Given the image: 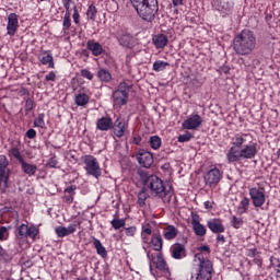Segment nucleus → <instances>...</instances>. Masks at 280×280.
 Returning <instances> with one entry per match:
<instances>
[{
  "label": "nucleus",
  "instance_id": "obj_1",
  "mask_svg": "<svg viewBox=\"0 0 280 280\" xmlns=\"http://www.w3.org/2000/svg\"><path fill=\"white\" fill-rule=\"evenodd\" d=\"M247 133H235L231 138V148L226 153L228 163H240V161H250L258 154L257 144H244L246 143Z\"/></svg>",
  "mask_w": 280,
  "mask_h": 280
},
{
  "label": "nucleus",
  "instance_id": "obj_2",
  "mask_svg": "<svg viewBox=\"0 0 280 280\" xmlns=\"http://www.w3.org/2000/svg\"><path fill=\"white\" fill-rule=\"evenodd\" d=\"M232 47L236 56H250L257 49V36L255 32L245 28L236 33Z\"/></svg>",
  "mask_w": 280,
  "mask_h": 280
},
{
  "label": "nucleus",
  "instance_id": "obj_3",
  "mask_svg": "<svg viewBox=\"0 0 280 280\" xmlns=\"http://www.w3.org/2000/svg\"><path fill=\"white\" fill-rule=\"evenodd\" d=\"M138 16L147 23H154L159 16V0H130Z\"/></svg>",
  "mask_w": 280,
  "mask_h": 280
},
{
  "label": "nucleus",
  "instance_id": "obj_4",
  "mask_svg": "<svg viewBox=\"0 0 280 280\" xmlns=\"http://www.w3.org/2000/svg\"><path fill=\"white\" fill-rule=\"evenodd\" d=\"M195 257L199 260L196 280L213 279V262L210 259H205V256L200 253L196 254Z\"/></svg>",
  "mask_w": 280,
  "mask_h": 280
},
{
  "label": "nucleus",
  "instance_id": "obj_5",
  "mask_svg": "<svg viewBox=\"0 0 280 280\" xmlns=\"http://www.w3.org/2000/svg\"><path fill=\"white\" fill-rule=\"evenodd\" d=\"M155 198H160L165 202V198L170 196V190L165 187V183L156 175H151L149 179V184L147 185Z\"/></svg>",
  "mask_w": 280,
  "mask_h": 280
},
{
  "label": "nucleus",
  "instance_id": "obj_6",
  "mask_svg": "<svg viewBox=\"0 0 280 280\" xmlns=\"http://www.w3.org/2000/svg\"><path fill=\"white\" fill-rule=\"evenodd\" d=\"M132 86V84H128L125 81L118 84V86L112 94L114 106H118V108H121V106H126V104H128V95Z\"/></svg>",
  "mask_w": 280,
  "mask_h": 280
},
{
  "label": "nucleus",
  "instance_id": "obj_7",
  "mask_svg": "<svg viewBox=\"0 0 280 280\" xmlns=\"http://www.w3.org/2000/svg\"><path fill=\"white\" fill-rule=\"evenodd\" d=\"M82 161L84 163V170L88 174V176H93V178H100L102 177V167H100V162L97 161V158L93 155H84L82 158Z\"/></svg>",
  "mask_w": 280,
  "mask_h": 280
},
{
  "label": "nucleus",
  "instance_id": "obj_8",
  "mask_svg": "<svg viewBox=\"0 0 280 280\" xmlns=\"http://www.w3.org/2000/svg\"><path fill=\"white\" fill-rule=\"evenodd\" d=\"M212 8L219 12L220 16L226 19L231 16L235 10V1L233 0H212Z\"/></svg>",
  "mask_w": 280,
  "mask_h": 280
},
{
  "label": "nucleus",
  "instance_id": "obj_9",
  "mask_svg": "<svg viewBox=\"0 0 280 280\" xmlns=\"http://www.w3.org/2000/svg\"><path fill=\"white\" fill-rule=\"evenodd\" d=\"M8 165H10L8 156L0 155V176L1 183H3L1 194H5L7 189L10 187V168H8Z\"/></svg>",
  "mask_w": 280,
  "mask_h": 280
},
{
  "label": "nucleus",
  "instance_id": "obj_10",
  "mask_svg": "<svg viewBox=\"0 0 280 280\" xmlns=\"http://www.w3.org/2000/svg\"><path fill=\"white\" fill-rule=\"evenodd\" d=\"M249 196L254 207L259 208L266 205V188L252 187L249 188Z\"/></svg>",
  "mask_w": 280,
  "mask_h": 280
},
{
  "label": "nucleus",
  "instance_id": "obj_11",
  "mask_svg": "<svg viewBox=\"0 0 280 280\" xmlns=\"http://www.w3.org/2000/svg\"><path fill=\"white\" fill-rule=\"evenodd\" d=\"M136 159L139 165H141V167H145L147 170L154 165V155L152 152L147 151L145 149H140L136 153Z\"/></svg>",
  "mask_w": 280,
  "mask_h": 280
},
{
  "label": "nucleus",
  "instance_id": "obj_12",
  "mask_svg": "<svg viewBox=\"0 0 280 280\" xmlns=\"http://www.w3.org/2000/svg\"><path fill=\"white\" fill-rule=\"evenodd\" d=\"M116 40L118 45L125 49H132V47H135V37L126 31L118 32L116 34Z\"/></svg>",
  "mask_w": 280,
  "mask_h": 280
},
{
  "label": "nucleus",
  "instance_id": "obj_13",
  "mask_svg": "<svg viewBox=\"0 0 280 280\" xmlns=\"http://www.w3.org/2000/svg\"><path fill=\"white\" fill-rule=\"evenodd\" d=\"M203 179L206 185L213 187V185H218V183L222 180V173L220 172V168L213 167L206 173Z\"/></svg>",
  "mask_w": 280,
  "mask_h": 280
},
{
  "label": "nucleus",
  "instance_id": "obj_14",
  "mask_svg": "<svg viewBox=\"0 0 280 280\" xmlns=\"http://www.w3.org/2000/svg\"><path fill=\"white\" fill-rule=\"evenodd\" d=\"M184 130H198L202 126V117L198 114H191L186 120L182 124Z\"/></svg>",
  "mask_w": 280,
  "mask_h": 280
},
{
  "label": "nucleus",
  "instance_id": "obj_15",
  "mask_svg": "<svg viewBox=\"0 0 280 280\" xmlns=\"http://www.w3.org/2000/svg\"><path fill=\"white\" fill-rule=\"evenodd\" d=\"M112 130L118 139H121L126 135V120L118 117L115 121L112 120Z\"/></svg>",
  "mask_w": 280,
  "mask_h": 280
},
{
  "label": "nucleus",
  "instance_id": "obj_16",
  "mask_svg": "<svg viewBox=\"0 0 280 280\" xmlns=\"http://www.w3.org/2000/svg\"><path fill=\"white\" fill-rule=\"evenodd\" d=\"M19 30V15L16 13H10L8 15L7 34L14 36Z\"/></svg>",
  "mask_w": 280,
  "mask_h": 280
},
{
  "label": "nucleus",
  "instance_id": "obj_17",
  "mask_svg": "<svg viewBox=\"0 0 280 280\" xmlns=\"http://www.w3.org/2000/svg\"><path fill=\"white\" fill-rule=\"evenodd\" d=\"M113 128V118L109 116H103L96 120V130L101 132H108Z\"/></svg>",
  "mask_w": 280,
  "mask_h": 280
},
{
  "label": "nucleus",
  "instance_id": "obj_18",
  "mask_svg": "<svg viewBox=\"0 0 280 280\" xmlns=\"http://www.w3.org/2000/svg\"><path fill=\"white\" fill-rule=\"evenodd\" d=\"M208 229L211 231V233L220 234L224 233V224L222 223V219H211L207 222Z\"/></svg>",
  "mask_w": 280,
  "mask_h": 280
},
{
  "label": "nucleus",
  "instance_id": "obj_19",
  "mask_svg": "<svg viewBox=\"0 0 280 280\" xmlns=\"http://www.w3.org/2000/svg\"><path fill=\"white\" fill-rule=\"evenodd\" d=\"M152 43L156 49H165V47H167V44L170 43V39L167 35L159 33L156 35H153Z\"/></svg>",
  "mask_w": 280,
  "mask_h": 280
},
{
  "label": "nucleus",
  "instance_id": "obj_20",
  "mask_svg": "<svg viewBox=\"0 0 280 280\" xmlns=\"http://www.w3.org/2000/svg\"><path fill=\"white\" fill-rule=\"evenodd\" d=\"M171 253L173 259H183V257H187V249L185 248V245L180 243L172 245Z\"/></svg>",
  "mask_w": 280,
  "mask_h": 280
},
{
  "label": "nucleus",
  "instance_id": "obj_21",
  "mask_svg": "<svg viewBox=\"0 0 280 280\" xmlns=\"http://www.w3.org/2000/svg\"><path fill=\"white\" fill-rule=\"evenodd\" d=\"M38 60H39V62H42V65H48L49 69H54L55 68L54 55H51V50L43 51L38 56Z\"/></svg>",
  "mask_w": 280,
  "mask_h": 280
},
{
  "label": "nucleus",
  "instance_id": "obj_22",
  "mask_svg": "<svg viewBox=\"0 0 280 280\" xmlns=\"http://www.w3.org/2000/svg\"><path fill=\"white\" fill-rule=\"evenodd\" d=\"M86 47L89 49V51L92 52V55L94 56H102V54H104V47H102V44H100V42H95V40H88L86 43Z\"/></svg>",
  "mask_w": 280,
  "mask_h": 280
},
{
  "label": "nucleus",
  "instance_id": "obj_23",
  "mask_svg": "<svg viewBox=\"0 0 280 280\" xmlns=\"http://www.w3.org/2000/svg\"><path fill=\"white\" fill-rule=\"evenodd\" d=\"M191 225L195 235H197L198 237H205V235H207V228L202 223H200V221L192 219Z\"/></svg>",
  "mask_w": 280,
  "mask_h": 280
},
{
  "label": "nucleus",
  "instance_id": "obj_24",
  "mask_svg": "<svg viewBox=\"0 0 280 280\" xmlns=\"http://www.w3.org/2000/svg\"><path fill=\"white\" fill-rule=\"evenodd\" d=\"M22 167V172L26 174V176H35L36 172H38V166L36 164H30L25 162V160L20 163Z\"/></svg>",
  "mask_w": 280,
  "mask_h": 280
},
{
  "label": "nucleus",
  "instance_id": "obj_25",
  "mask_svg": "<svg viewBox=\"0 0 280 280\" xmlns=\"http://www.w3.org/2000/svg\"><path fill=\"white\" fill-rule=\"evenodd\" d=\"M151 244L158 253L163 250V236L160 233H154L151 238Z\"/></svg>",
  "mask_w": 280,
  "mask_h": 280
},
{
  "label": "nucleus",
  "instance_id": "obj_26",
  "mask_svg": "<svg viewBox=\"0 0 280 280\" xmlns=\"http://www.w3.org/2000/svg\"><path fill=\"white\" fill-rule=\"evenodd\" d=\"M155 268L162 272H170V267H167V261H165L162 253L156 256Z\"/></svg>",
  "mask_w": 280,
  "mask_h": 280
},
{
  "label": "nucleus",
  "instance_id": "obj_27",
  "mask_svg": "<svg viewBox=\"0 0 280 280\" xmlns=\"http://www.w3.org/2000/svg\"><path fill=\"white\" fill-rule=\"evenodd\" d=\"M94 242V247L96 249L97 255H100V257H102L103 259H106V257H108V252L106 250V247H104V245L102 244V241H100L98 238H93Z\"/></svg>",
  "mask_w": 280,
  "mask_h": 280
},
{
  "label": "nucleus",
  "instance_id": "obj_28",
  "mask_svg": "<svg viewBox=\"0 0 280 280\" xmlns=\"http://www.w3.org/2000/svg\"><path fill=\"white\" fill-rule=\"evenodd\" d=\"M97 78L101 82H104L105 84H108V82H110V80H113V74L110 73V71L101 68L97 71Z\"/></svg>",
  "mask_w": 280,
  "mask_h": 280
},
{
  "label": "nucleus",
  "instance_id": "obj_29",
  "mask_svg": "<svg viewBox=\"0 0 280 280\" xmlns=\"http://www.w3.org/2000/svg\"><path fill=\"white\" fill-rule=\"evenodd\" d=\"M178 235V230L174 225H168L164 229V237L166 240H176V236Z\"/></svg>",
  "mask_w": 280,
  "mask_h": 280
},
{
  "label": "nucleus",
  "instance_id": "obj_30",
  "mask_svg": "<svg viewBox=\"0 0 280 280\" xmlns=\"http://www.w3.org/2000/svg\"><path fill=\"white\" fill-rule=\"evenodd\" d=\"M148 189L143 186L138 192V205L139 207H145V201L148 200Z\"/></svg>",
  "mask_w": 280,
  "mask_h": 280
},
{
  "label": "nucleus",
  "instance_id": "obj_31",
  "mask_svg": "<svg viewBox=\"0 0 280 280\" xmlns=\"http://www.w3.org/2000/svg\"><path fill=\"white\" fill-rule=\"evenodd\" d=\"M149 144H150V148H152V150H159V148L163 145V141L159 136H151L149 139Z\"/></svg>",
  "mask_w": 280,
  "mask_h": 280
},
{
  "label": "nucleus",
  "instance_id": "obj_32",
  "mask_svg": "<svg viewBox=\"0 0 280 280\" xmlns=\"http://www.w3.org/2000/svg\"><path fill=\"white\" fill-rule=\"evenodd\" d=\"M90 100L91 98L85 93H81L75 96L74 102H75L77 106H86V104H89Z\"/></svg>",
  "mask_w": 280,
  "mask_h": 280
},
{
  "label": "nucleus",
  "instance_id": "obj_33",
  "mask_svg": "<svg viewBox=\"0 0 280 280\" xmlns=\"http://www.w3.org/2000/svg\"><path fill=\"white\" fill-rule=\"evenodd\" d=\"M170 67V62L158 60L153 63V71H156V73H160V71H165Z\"/></svg>",
  "mask_w": 280,
  "mask_h": 280
},
{
  "label": "nucleus",
  "instance_id": "obj_34",
  "mask_svg": "<svg viewBox=\"0 0 280 280\" xmlns=\"http://www.w3.org/2000/svg\"><path fill=\"white\" fill-rule=\"evenodd\" d=\"M30 226L25 223H22L19 228H18V237L20 240H27V232H28Z\"/></svg>",
  "mask_w": 280,
  "mask_h": 280
},
{
  "label": "nucleus",
  "instance_id": "obj_35",
  "mask_svg": "<svg viewBox=\"0 0 280 280\" xmlns=\"http://www.w3.org/2000/svg\"><path fill=\"white\" fill-rule=\"evenodd\" d=\"M46 167L48 170H59V162H58V158L56 155H52L50 159H48V161L46 162Z\"/></svg>",
  "mask_w": 280,
  "mask_h": 280
},
{
  "label": "nucleus",
  "instance_id": "obj_36",
  "mask_svg": "<svg viewBox=\"0 0 280 280\" xmlns=\"http://www.w3.org/2000/svg\"><path fill=\"white\" fill-rule=\"evenodd\" d=\"M248 207H250V199L248 197H244L240 202L238 210L241 213H247Z\"/></svg>",
  "mask_w": 280,
  "mask_h": 280
},
{
  "label": "nucleus",
  "instance_id": "obj_37",
  "mask_svg": "<svg viewBox=\"0 0 280 280\" xmlns=\"http://www.w3.org/2000/svg\"><path fill=\"white\" fill-rule=\"evenodd\" d=\"M138 175L140 176V180L142 183V185H149L150 184V173H148V171L144 170H138Z\"/></svg>",
  "mask_w": 280,
  "mask_h": 280
},
{
  "label": "nucleus",
  "instance_id": "obj_38",
  "mask_svg": "<svg viewBox=\"0 0 280 280\" xmlns=\"http://www.w3.org/2000/svg\"><path fill=\"white\" fill-rule=\"evenodd\" d=\"M86 16L90 21H95L97 18V8L95 4H90L86 11Z\"/></svg>",
  "mask_w": 280,
  "mask_h": 280
},
{
  "label": "nucleus",
  "instance_id": "obj_39",
  "mask_svg": "<svg viewBox=\"0 0 280 280\" xmlns=\"http://www.w3.org/2000/svg\"><path fill=\"white\" fill-rule=\"evenodd\" d=\"M110 224L115 231H119V229H124L126 226V220L124 219H114L110 221Z\"/></svg>",
  "mask_w": 280,
  "mask_h": 280
},
{
  "label": "nucleus",
  "instance_id": "obj_40",
  "mask_svg": "<svg viewBox=\"0 0 280 280\" xmlns=\"http://www.w3.org/2000/svg\"><path fill=\"white\" fill-rule=\"evenodd\" d=\"M35 128H45V114H38V116L34 120Z\"/></svg>",
  "mask_w": 280,
  "mask_h": 280
},
{
  "label": "nucleus",
  "instance_id": "obj_41",
  "mask_svg": "<svg viewBox=\"0 0 280 280\" xmlns=\"http://www.w3.org/2000/svg\"><path fill=\"white\" fill-rule=\"evenodd\" d=\"M231 224L233 229H242L244 225V219L233 215L231 219Z\"/></svg>",
  "mask_w": 280,
  "mask_h": 280
},
{
  "label": "nucleus",
  "instance_id": "obj_42",
  "mask_svg": "<svg viewBox=\"0 0 280 280\" xmlns=\"http://www.w3.org/2000/svg\"><path fill=\"white\" fill-rule=\"evenodd\" d=\"M190 139H194V133L186 131L184 135H179L177 138L178 143H187Z\"/></svg>",
  "mask_w": 280,
  "mask_h": 280
},
{
  "label": "nucleus",
  "instance_id": "obj_43",
  "mask_svg": "<svg viewBox=\"0 0 280 280\" xmlns=\"http://www.w3.org/2000/svg\"><path fill=\"white\" fill-rule=\"evenodd\" d=\"M38 233H39L38 228H36V225H31V226L28 228V232H27V234H26V238H27V237H31V240H36Z\"/></svg>",
  "mask_w": 280,
  "mask_h": 280
},
{
  "label": "nucleus",
  "instance_id": "obj_44",
  "mask_svg": "<svg viewBox=\"0 0 280 280\" xmlns=\"http://www.w3.org/2000/svg\"><path fill=\"white\" fill-rule=\"evenodd\" d=\"M62 27L66 31H69L71 28V13H65Z\"/></svg>",
  "mask_w": 280,
  "mask_h": 280
},
{
  "label": "nucleus",
  "instance_id": "obj_45",
  "mask_svg": "<svg viewBox=\"0 0 280 280\" xmlns=\"http://www.w3.org/2000/svg\"><path fill=\"white\" fill-rule=\"evenodd\" d=\"M55 233L59 237H67V236H69V232L67 231L66 226H57L55 229Z\"/></svg>",
  "mask_w": 280,
  "mask_h": 280
},
{
  "label": "nucleus",
  "instance_id": "obj_46",
  "mask_svg": "<svg viewBox=\"0 0 280 280\" xmlns=\"http://www.w3.org/2000/svg\"><path fill=\"white\" fill-rule=\"evenodd\" d=\"M11 154L19 163L24 162L25 160L23 159V155H21V151H19V148H12L11 149Z\"/></svg>",
  "mask_w": 280,
  "mask_h": 280
},
{
  "label": "nucleus",
  "instance_id": "obj_47",
  "mask_svg": "<svg viewBox=\"0 0 280 280\" xmlns=\"http://www.w3.org/2000/svg\"><path fill=\"white\" fill-rule=\"evenodd\" d=\"M25 113H30L32 110H34V100H32L31 97H27L25 101Z\"/></svg>",
  "mask_w": 280,
  "mask_h": 280
},
{
  "label": "nucleus",
  "instance_id": "obj_48",
  "mask_svg": "<svg viewBox=\"0 0 280 280\" xmlns=\"http://www.w3.org/2000/svg\"><path fill=\"white\" fill-rule=\"evenodd\" d=\"M141 235L143 240H145V235H152V228L150 226V223L142 226Z\"/></svg>",
  "mask_w": 280,
  "mask_h": 280
},
{
  "label": "nucleus",
  "instance_id": "obj_49",
  "mask_svg": "<svg viewBox=\"0 0 280 280\" xmlns=\"http://www.w3.org/2000/svg\"><path fill=\"white\" fill-rule=\"evenodd\" d=\"M61 2L66 10L65 14H71V3H74L73 0H61Z\"/></svg>",
  "mask_w": 280,
  "mask_h": 280
},
{
  "label": "nucleus",
  "instance_id": "obj_50",
  "mask_svg": "<svg viewBox=\"0 0 280 280\" xmlns=\"http://www.w3.org/2000/svg\"><path fill=\"white\" fill-rule=\"evenodd\" d=\"M8 229L5 226H0V242H5L8 240Z\"/></svg>",
  "mask_w": 280,
  "mask_h": 280
},
{
  "label": "nucleus",
  "instance_id": "obj_51",
  "mask_svg": "<svg viewBox=\"0 0 280 280\" xmlns=\"http://www.w3.org/2000/svg\"><path fill=\"white\" fill-rule=\"evenodd\" d=\"M72 19H73L75 25H80V13L78 12V7L77 5L73 7Z\"/></svg>",
  "mask_w": 280,
  "mask_h": 280
},
{
  "label": "nucleus",
  "instance_id": "obj_52",
  "mask_svg": "<svg viewBox=\"0 0 280 280\" xmlns=\"http://www.w3.org/2000/svg\"><path fill=\"white\" fill-rule=\"evenodd\" d=\"M125 233L127 237H135V234L137 233V226H129L125 230Z\"/></svg>",
  "mask_w": 280,
  "mask_h": 280
},
{
  "label": "nucleus",
  "instance_id": "obj_53",
  "mask_svg": "<svg viewBox=\"0 0 280 280\" xmlns=\"http://www.w3.org/2000/svg\"><path fill=\"white\" fill-rule=\"evenodd\" d=\"M82 78H85L86 80H93V72L88 69L81 70Z\"/></svg>",
  "mask_w": 280,
  "mask_h": 280
},
{
  "label": "nucleus",
  "instance_id": "obj_54",
  "mask_svg": "<svg viewBox=\"0 0 280 280\" xmlns=\"http://www.w3.org/2000/svg\"><path fill=\"white\" fill-rule=\"evenodd\" d=\"M78 189V186L70 185L65 189V194H69V196H75V190Z\"/></svg>",
  "mask_w": 280,
  "mask_h": 280
},
{
  "label": "nucleus",
  "instance_id": "obj_55",
  "mask_svg": "<svg viewBox=\"0 0 280 280\" xmlns=\"http://www.w3.org/2000/svg\"><path fill=\"white\" fill-rule=\"evenodd\" d=\"M257 255H259V252H257V248L247 249V253H246L247 257L255 259V257H257Z\"/></svg>",
  "mask_w": 280,
  "mask_h": 280
},
{
  "label": "nucleus",
  "instance_id": "obj_56",
  "mask_svg": "<svg viewBox=\"0 0 280 280\" xmlns=\"http://www.w3.org/2000/svg\"><path fill=\"white\" fill-rule=\"evenodd\" d=\"M270 265L273 267V268H280V260L279 258L275 257V256H271L270 259Z\"/></svg>",
  "mask_w": 280,
  "mask_h": 280
},
{
  "label": "nucleus",
  "instance_id": "obj_57",
  "mask_svg": "<svg viewBox=\"0 0 280 280\" xmlns=\"http://www.w3.org/2000/svg\"><path fill=\"white\" fill-rule=\"evenodd\" d=\"M46 82H56V72L50 71L48 74L45 77Z\"/></svg>",
  "mask_w": 280,
  "mask_h": 280
},
{
  "label": "nucleus",
  "instance_id": "obj_58",
  "mask_svg": "<svg viewBox=\"0 0 280 280\" xmlns=\"http://www.w3.org/2000/svg\"><path fill=\"white\" fill-rule=\"evenodd\" d=\"M67 229L68 235H73L78 231V224H69Z\"/></svg>",
  "mask_w": 280,
  "mask_h": 280
},
{
  "label": "nucleus",
  "instance_id": "obj_59",
  "mask_svg": "<svg viewBox=\"0 0 280 280\" xmlns=\"http://www.w3.org/2000/svg\"><path fill=\"white\" fill-rule=\"evenodd\" d=\"M219 71H220L221 73H224L225 75H229V73H231V68H230L229 66H221V67L219 68Z\"/></svg>",
  "mask_w": 280,
  "mask_h": 280
},
{
  "label": "nucleus",
  "instance_id": "obj_60",
  "mask_svg": "<svg viewBox=\"0 0 280 280\" xmlns=\"http://www.w3.org/2000/svg\"><path fill=\"white\" fill-rule=\"evenodd\" d=\"M197 250H199V253H211V248L209 247V245H202L198 247Z\"/></svg>",
  "mask_w": 280,
  "mask_h": 280
},
{
  "label": "nucleus",
  "instance_id": "obj_61",
  "mask_svg": "<svg viewBox=\"0 0 280 280\" xmlns=\"http://www.w3.org/2000/svg\"><path fill=\"white\" fill-rule=\"evenodd\" d=\"M27 139H36V131L34 129H28L26 131Z\"/></svg>",
  "mask_w": 280,
  "mask_h": 280
},
{
  "label": "nucleus",
  "instance_id": "obj_62",
  "mask_svg": "<svg viewBox=\"0 0 280 280\" xmlns=\"http://www.w3.org/2000/svg\"><path fill=\"white\" fill-rule=\"evenodd\" d=\"M217 242L218 244H224L226 242V238L222 234H217Z\"/></svg>",
  "mask_w": 280,
  "mask_h": 280
},
{
  "label": "nucleus",
  "instance_id": "obj_63",
  "mask_svg": "<svg viewBox=\"0 0 280 280\" xmlns=\"http://www.w3.org/2000/svg\"><path fill=\"white\" fill-rule=\"evenodd\" d=\"M173 5L178 8V5H183V0H173Z\"/></svg>",
  "mask_w": 280,
  "mask_h": 280
},
{
  "label": "nucleus",
  "instance_id": "obj_64",
  "mask_svg": "<svg viewBox=\"0 0 280 280\" xmlns=\"http://www.w3.org/2000/svg\"><path fill=\"white\" fill-rule=\"evenodd\" d=\"M254 264H256V266H261L264 264V261L261 260V258H254Z\"/></svg>",
  "mask_w": 280,
  "mask_h": 280
}]
</instances>
